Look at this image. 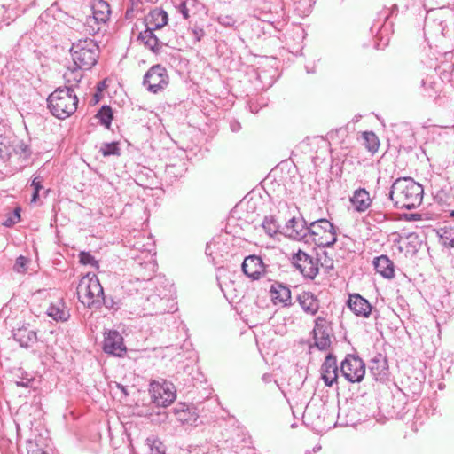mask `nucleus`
I'll return each mask as SVG.
<instances>
[{
    "instance_id": "f257e3e1",
    "label": "nucleus",
    "mask_w": 454,
    "mask_h": 454,
    "mask_svg": "<svg viewBox=\"0 0 454 454\" xmlns=\"http://www.w3.org/2000/svg\"><path fill=\"white\" fill-rule=\"evenodd\" d=\"M423 193L422 185L412 178H397L391 186L389 199L397 208L413 209L421 204Z\"/></svg>"
},
{
    "instance_id": "f03ea898",
    "label": "nucleus",
    "mask_w": 454,
    "mask_h": 454,
    "mask_svg": "<svg viewBox=\"0 0 454 454\" xmlns=\"http://www.w3.org/2000/svg\"><path fill=\"white\" fill-rule=\"evenodd\" d=\"M47 103L53 116L65 120L77 110L78 98L72 87L58 88L49 95Z\"/></svg>"
},
{
    "instance_id": "7ed1b4c3",
    "label": "nucleus",
    "mask_w": 454,
    "mask_h": 454,
    "mask_svg": "<svg viewBox=\"0 0 454 454\" xmlns=\"http://www.w3.org/2000/svg\"><path fill=\"white\" fill-rule=\"evenodd\" d=\"M80 302L85 307H99L104 300L103 287L95 274L88 273L83 276L76 290Z\"/></svg>"
},
{
    "instance_id": "20e7f679",
    "label": "nucleus",
    "mask_w": 454,
    "mask_h": 454,
    "mask_svg": "<svg viewBox=\"0 0 454 454\" xmlns=\"http://www.w3.org/2000/svg\"><path fill=\"white\" fill-rule=\"evenodd\" d=\"M74 65L78 69L90 70L99 57V47L90 38L74 43L70 50Z\"/></svg>"
},
{
    "instance_id": "39448f33",
    "label": "nucleus",
    "mask_w": 454,
    "mask_h": 454,
    "mask_svg": "<svg viewBox=\"0 0 454 454\" xmlns=\"http://www.w3.org/2000/svg\"><path fill=\"white\" fill-rule=\"evenodd\" d=\"M153 283L149 280H129L124 288L129 295L137 294L139 296V306L144 310H153L158 309L159 304L162 302V298L159 294H153L152 288Z\"/></svg>"
},
{
    "instance_id": "423d86ee",
    "label": "nucleus",
    "mask_w": 454,
    "mask_h": 454,
    "mask_svg": "<svg viewBox=\"0 0 454 454\" xmlns=\"http://www.w3.org/2000/svg\"><path fill=\"white\" fill-rule=\"evenodd\" d=\"M309 231L307 243L311 241L317 247H329L337 240L334 225L325 218L311 222Z\"/></svg>"
},
{
    "instance_id": "0eeeda50",
    "label": "nucleus",
    "mask_w": 454,
    "mask_h": 454,
    "mask_svg": "<svg viewBox=\"0 0 454 454\" xmlns=\"http://www.w3.org/2000/svg\"><path fill=\"white\" fill-rule=\"evenodd\" d=\"M340 372L348 382H360L365 374V364L357 356L347 355L340 364Z\"/></svg>"
},
{
    "instance_id": "6e6552de",
    "label": "nucleus",
    "mask_w": 454,
    "mask_h": 454,
    "mask_svg": "<svg viewBox=\"0 0 454 454\" xmlns=\"http://www.w3.org/2000/svg\"><path fill=\"white\" fill-rule=\"evenodd\" d=\"M143 84L152 93H157L168 84V75L165 67L153 66L144 75Z\"/></svg>"
},
{
    "instance_id": "1a4fd4ad",
    "label": "nucleus",
    "mask_w": 454,
    "mask_h": 454,
    "mask_svg": "<svg viewBox=\"0 0 454 454\" xmlns=\"http://www.w3.org/2000/svg\"><path fill=\"white\" fill-rule=\"evenodd\" d=\"M92 16L86 20V25L90 27V34H97L100 30V25L106 24L109 20L110 5L104 0H95L92 4Z\"/></svg>"
},
{
    "instance_id": "9d476101",
    "label": "nucleus",
    "mask_w": 454,
    "mask_h": 454,
    "mask_svg": "<svg viewBox=\"0 0 454 454\" xmlns=\"http://www.w3.org/2000/svg\"><path fill=\"white\" fill-rule=\"evenodd\" d=\"M292 264L304 278L314 279L318 274V260L301 250L293 254Z\"/></svg>"
},
{
    "instance_id": "9b49d317",
    "label": "nucleus",
    "mask_w": 454,
    "mask_h": 454,
    "mask_svg": "<svg viewBox=\"0 0 454 454\" xmlns=\"http://www.w3.org/2000/svg\"><path fill=\"white\" fill-rule=\"evenodd\" d=\"M153 403L158 406L166 407L176 399V391L170 382L162 383L153 381L149 389Z\"/></svg>"
},
{
    "instance_id": "f8f14e48",
    "label": "nucleus",
    "mask_w": 454,
    "mask_h": 454,
    "mask_svg": "<svg viewBox=\"0 0 454 454\" xmlns=\"http://www.w3.org/2000/svg\"><path fill=\"white\" fill-rule=\"evenodd\" d=\"M176 419L183 425L196 426L199 419L197 408L192 404L179 403L173 408Z\"/></svg>"
},
{
    "instance_id": "ddd939ff",
    "label": "nucleus",
    "mask_w": 454,
    "mask_h": 454,
    "mask_svg": "<svg viewBox=\"0 0 454 454\" xmlns=\"http://www.w3.org/2000/svg\"><path fill=\"white\" fill-rule=\"evenodd\" d=\"M286 232L289 238L307 243L309 224L303 218L293 217L286 224Z\"/></svg>"
},
{
    "instance_id": "4468645a",
    "label": "nucleus",
    "mask_w": 454,
    "mask_h": 454,
    "mask_svg": "<svg viewBox=\"0 0 454 454\" xmlns=\"http://www.w3.org/2000/svg\"><path fill=\"white\" fill-rule=\"evenodd\" d=\"M242 270L248 278L258 280L265 275V266L260 256H247L242 263Z\"/></svg>"
},
{
    "instance_id": "2eb2a0df",
    "label": "nucleus",
    "mask_w": 454,
    "mask_h": 454,
    "mask_svg": "<svg viewBox=\"0 0 454 454\" xmlns=\"http://www.w3.org/2000/svg\"><path fill=\"white\" fill-rule=\"evenodd\" d=\"M103 349L107 354L121 356L126 351L122 336L117 331H109L105 336Z\"/></svg>"
},
{
    "instance_id": "dca6fc26",
    "label": "nucleus",
    "mask_w": 454,
    "mask_h": 454,
    "mask_svg": "<svg viewBox=\"0 0 454 454\" xmlns=\"http://www.w3.org/2000/svg\"><path fill=\"white\" fill-rule=\"evenodd\" d=\"M339 375V367L335 356L329 353L321 366V378L325 386L332 387L333 383L337 382Z\"/></svg>"
},
{
    "instance_id": "f3484780",
    "label": "nucleus",
    "mask_w": 454,
    "mask_h": 454,
    "mask_svg": "<svg viewBox=\"0 0 454 454\" xmlns=\"http://www.w3.org/2000/svg\"><path fill=\"white\" fill-rule=\"evenodd\" d=\"M12 336L22 348H30L37 341L36 332L29 329L28 324L25 323L12 330Z\"/></svg>"
},
{
    "instance_id": "a211bd4d",
    "label": "nucleus",
    "mask_w": 454,
    "mask_h": 454,
    "mask_svg": "<svg viewBox=\"0 0 454 454\" xmlns=\"http://www.w3.org/2000/svg\"><path fill=\"white\" fill-rule=\"evenodd\" d=\"M370 372L376 380H384L388 375V364L385 356L380 353L376 354L369 364Z\"/></svg>"
},
{
    "instance_id": "6ab92c4d",
    "label": "nucleus",
    "mask_w": 454,
    "mask_h": 454,
    "mask_svg": "<svg viewBox=\"0 0 454 454\" xmlns=\"http://www.w3.org/2000/svg\"><path fill=\"white\" fill-rule=\"evenodd\" d=\"M348 307L358 317H369L372 307L369 301L358 294L349 295Z\"/></svg>"
},
{
    "instance_id": "aec40b11",
    "label": "nucleus",
    "mask_w": 454,
    "mask_h": 454,
    "mask_svg": "<svg viewBox=\"0 0 454 454\" xmlns=\"http://www.w3.org/2000/svg\"><path fill=\"white\" fill-rule=\"evenodd\" d=\"M146 27L156 30L163 27L168 23V13L162 9L155 8L145 17Z\"/></svg>"
},
{
    "instance_id": "412c9836",
    "label": "nucleus",
    "mask_w": 454,
    "mask_h": 454,
    "mask_svg": "<svg viewBox=\"0 0 454 454\" xmlns=\"http://www.w3.org/2000/svg\"><path fill=\"white\" fill-rule=\"evenodd\" d=\"M297 301L304 312L310 315H316L319 309V301L317 296L310 292H302L297 297Z\"/></svg>"
},
{
    "instance_id": "4be33fe9",
    "label": "nucleus",
    "mask_w": 454,
    "mask_h": 454,
    "mask_svg": "<svg viewBox=\"0 0 454 454\" xmlns=\"http://www.w3.org/2000/svg\"><path fill=\"white\" fill-rule=\"evenodd\" d=\"M270 293L274 304L282 303L285 306L291 304V291L286 286L275 282L271 285Z\"/></svg>"
},
{
    "instance_id": "5701e85b",
    "label": "nucleus",
    "mask_w": 454,
    "mask_h": 454,
    "mask_svg": "<svg viewBox=\"0 0 454 454\" xmlns=\"http://www.w3.org/2000/svg\"><path fill=\"white\" fill-rule=\"evenodd\" d=\"M350 202L357 212H364L370 207L372 199L365 189L359 188L354 192Z\"/></svg>"
},
{
    "instance_id": "b1692460",
    "label": "nucleus",
    "mask_w": 454,
    "mask_h": 454,
    "mask_svg": "<svg viewBox=\"0 0 454 454\" xmlns=\"http://www.w3.org/2000/svg\"><path fill=\"white\" fill-rule=\"evenodd\" d=\"M376 272L383 278L391 279L395 277V267L393 262L387 255H380L373 260Z\"/></svg>"
},
{
    "instance_id": "393cba45",
    "label": "nucleus",
    "mask_w": 454,
    "mask_h": 454,
    "mask_svg": "<svg viewBox=\"0 0 454 454\" xmlns=\"http://www.w3.org/2000/svg\"><path fill=\"white\" fill-rule=\"evenodd\" d=\"M46 313L55 321L66 322L70 317L69 309L62 300L58 301L56 303H51L47 309Z\"/></svg>"
},
{
    "instance_id": "a878e982",
    "label": "nucleus",
    "mask_w": 454,
    "mask_h": 454,
    "mask_svg": "<svg viewBox=\"0 0 454 454\" xmlns=\"http://www.w3.org/2000/svg\"><path fill=\"white\" fill-rule=\"evenodd\" d=\"M153 31L154 30L146 27L145 30L139 34L138 40H140L145 47L156 53L164 43L159 40Z\"/></svg>"
},
{
    "instance_id": "bb28decb",
    "label": "nucleus",
    "mask_w": 454,
    "mask_h": 454,
    "mask_svg": "<svg viewBox=\"0 0 454 454\" xmlns=\"http://www.w3.org/2000/svg\"><path fill=\"white\" fill-rule=\"evenodd\" d=\"M364 144L367 150L372 153L378 151L380 146V141L378 137L372 131H366L363 134Z\"/></svg>"
},
{
    "instance_id": "cd10ccee",
    "label": "nucleus",
    "mask_w": 454,
    "mask_h": 454,
    "mask_svg": "<svg viewBox=\"0 0 454 454\" xmlns=\"http://www.w3.org/2000/svg\"><path fill=\"white\" fill-rule=\"evenodd\" d=\"M145 444L150 450V454H165V447L162 442L156 436L152 435L147 437Z\"/></svg>"
},
{
    "instance_id": "c85d7f7f",
    "label": "nucleus",
    "mask_w": 454,
    "mask_h": 454,
    "mask_svg": "<svg viewBox=\"0 0 454 454\" xmlns=\"http://www.w3.org/2000/svg\"><path fill=\"white\" fill-rule=\"evenodd\" d=\"M96 117L106 129H110L113 120V111L109 106H103L98 112Z\"/></svg>"
},
{
    "instance_id": "c756f323",
    "label": "nucleus",
    "mask_w": 454,
    "mask_h": 454,
    "mask_svg": "<svg viewBox=\"0 0 454 454\" xmlns=\"http://www.w3.org/2000/svg\"><path fill=\"white\" fill-rule=\"evenodd\" d=\"M262 226L270 237H273L276 233H278L279 229V224L273 216H266L262 222Z\"/></svg>"
},
{
    "instance_id": "7c9ffc66",
    "label": "nucleus",
    "mask_w": 454,
    "mask_h": 454,
    "mask_svg": "<svg viewBox=\"0 0 454 454\" xmlns=\"http://www.w3.org/2000/svg\"><path fill=\"white\" fill-rule=\"evenodd\" d=\"M438 235L444 246L454 247V229L447 227L441 228L438 231Z\"/></svg>"
},
{
    "instance_id": "2f4dec72",
    "label": "nucleus",
    "mask_w": 454,
    "mask_h": 454,
    "mask_svg": "<svg viewBox=\"0 0 454 454\" xmlns=\"http://www.w3.org/2000/svg\"><path fill=\"white\" fill-rule=\"evenodd\" d=\"M314 339L316 346L321 350H325L330 346L331 340L327 332H323V333L319 334H314Z\"/></svg>"
},
{
    "instance_id": "473e14b6",
    "label": "nucleus",
    "mask_w": 454,
    "mask_h": 454,
    "mask_svg": "<svg viewBox=\"0 0 454 454\" xmlns=\"http://www.w3.org/2000/svg\"><path fill=\"white\" fill-rule=\"evenodd\" d=\"M100 152L104 156L119 155L120 148L118 146V143L116 142L105 143L102 145Z\"/></svg>"
},
{
    "instance_id": "72a5a7b5",
    "label": "nucleus",
    "mask_w": 454,
    "mask_h": 454,
    "mask_svg": "<svg viewBox=\"0 0 454 454\" xmlns=\"http://www.w3.org/2000/svg\"><path fill=\"white\" fill-rule=\"evenodd\" d=\"M31 186L34 189V192L32 194L31 202L35 203L39 198V192L43 188V178L41 176H35L32 180Z\"/></svg>"
},
{
    "instance_id": "f704fd0d",
    "label": "nucleus",
    "mask_w": 454,
    "mask_h": 454,
    "mask_svg": "<svg viewBox=\"0 0 454 454\" xmlns=\"http://www.w3.org/2000/svg\"><path fill=\"white\" fill-rule=\"evenodd\" d=\"M79 261L84 265L90 264L97 269L99 267L98 262L89 252H81L79 254Z\"/></svg>"
},
{
    "instance_id": "c9c22d12",
    "label": "nucleus",
    "mask_w": 454,
    "mask_h": 454,
    "mask_svg": "<svg viewBox=\"0 0 454 454\" xmlns=\"http://www.w3.org/2000/svg\"><path fill=\"white\" fill-rule=\"evenodd\" d=\"M327 320L325 317H318L315 320V327L313 330L314 334L323 333V332H327Z\"/></svg>"
},
{
    "instance_id": "e433bc0d",
    "label": "nucleus",
    "mask_w": 454,
    "mask_h": 454,
    "mask_svg": "<svg viewBox=\"0 0 454 454\" xmlns=\"http://www.w3.org/2000/svg\"><path fill=\"white\" fill-rule=\"evenodd\" d=\"M11 147L8 145V141L5 137H0V159H8L11 155Z\"/></svg>"
},
{
    "instance_id": "4c0bfd02",
    "label": "nucleus",
    "mask_w": 454,
    "mask_h": 454,
    "mask_svg": "<svg viewBox=\"0 0 454 454\" xmlns=\"http://www.w3.org/2000/svg\"><path fill=\"white\" fill-rule=\"evenodd\" d=\"M27 259L25 256H19L16 259L13 270L18 273H23L27 270Z\"/></svg>"
},
{
    "instance_id": "58836bf2",
    "label": "nucleus",
    "mask_w": 454,
    "mask_h": 454,
    "mask_svg": "<svg viewBox=\"0 0 454 454\" xmlns=\"http://www.w3.org/2000/svg\"><path fill=\"white\" fill-rule=\"evenodd\" d=\"M20 209L18 207L14 210L12 216H10L8 219L5 220L4 223V225L6 227H11L16 223L20 222Z\"/></svg>"
},
{
    "instance_id": "ea45409f",
    "label": "nucleus",
    "mask_w": 454,
    "mask_h": 454,
    "mask_svg": "<svg viewBox=\"0 0 454 454\" xmlns=\"http://www.w3.org/2000/svg\"><path fill=\"white\" fill-rule=\"evenodd\" d=\"M178 12L183 15L184 19L187 20L189 15V10L185 1H181L177 6Z\"/></svg>"
},
{
    "instance_id": "a19ab883",
    "label": "nucleus",
    "mask_w": 454,
    "mask_h": 454,
    "mask_svg": "<svg viewBox=\"0 0 454 454\" xmlns=\"http://www.w3.org/2000/svg\"><path fill=\"white\" fill-rule=\"evenodd\" d=\"M64 76L67 79V82L71 81V78L69 76H72L74 82H79L82 78V74L80 72H77L76 69H74L71 70L69 73L65 74Z\"/></svg>"
},
{
    "instance_id": "79ce46f5",
    "label": "nucleus",
    "mask_w": 454,
    "mask_h": 454,
    "mask_svg": "<svg viewBox=\"0 0 454 454\" xmlns=\"http://www.w3.org/2000/svg\"><path fill=\"white\" fill-rule=\"evenodd\" d=\"M33 382V380L32 379H29V380H19V381H16L15 384L18 386V387H31V384Z\"/></svg>"
},
{
    "instance_id": "37998d69",
    "label": "nucleus",
    "mask_w": 454,
    "mask_h": 454,
    "mask_svg": "<svg viewBox=\"0 0 454 454\" xmlns=\"http://www.w3.org/2000/svg\"><path fill=\"white\" fill-rule=\"evenodd\" d=\"M102 302L106 308H113L114 307V301L112 299L107 300L104 297V300H102Z\"/></svg>"
},
{
    "instance_id": "c03bdc74",
    "label": "nucleus",
    "mask_w": 454,
    "mask_h": 454,
    "mask_svg": "<svg viewBox=\"0 0 454 454\" xmlns=\"http://www.w3.org/2000/svg\"><path fill=\"white\" fill-rule=\"evenodd\" d=\"M411 220H419L421 219L420 215L419 214H411L410 218Z\"/></svg>"
},
{
    "instance_id": "a18cd8bd",
    "label": "nucleus",
    "mask_w": 454,
    "mask_h": 454,
    "mask_svg": "<svg viewBox=\"0 0 454 454\" xmlns=\"http://www.w3.org/2000/svg\"><path fill=\"white\" fill-rule=\"evenodd\" d=\"M262 380H263L264 382H270V380H271V377H270V374H264V375H262Z\"/></svg>"
},
{
    "instance_id": "49530a36",
    "label": "nucleus",
    "mask_w": 454,
    "mask_h": 454,
    "mask_svg": "<svg viewBox=\"0 0 454 454\" xmlns=\"http://www.w3.org/2000/svg\"><path fill=\"white\" fill-rule=\"evenodd\" d=\"M118 388H120L121 390V392L125 395H128V393H127V390H126V387L124 386H121L120 384L117 385Z\"/></svg>"
},
{
    "instance_id": "de8ad7c7",
    "label": "nucleus",
    "mask_w": 454,
    "mask_h": 454,
    "mask_svg": "<svg viewBox=\"0 0 454 454\" xmlns=\"http://www.w3.org/2000/svg\"><path fill=\"white\" fill-rule=\"evenodd\" d=\"M450 216L453 217L454 218V210H451L450 213Z\"/></svg>"
},
{
    "instance_id": "09e8293b",
    "label": "nucleus",
    "mask_w": 454,
    "mask_h": 454,
    "mask_svg": "<svg viewBox=\"0 0 454 454\" xmlns=\"http://www.w3.org/2000/svg\"><path fill=\"white\" fill-rule=\"evenodd\" d=\"M160 309V306L158 307V309H155V313H158V309Z\"/></svg>"
}]
</instances>
